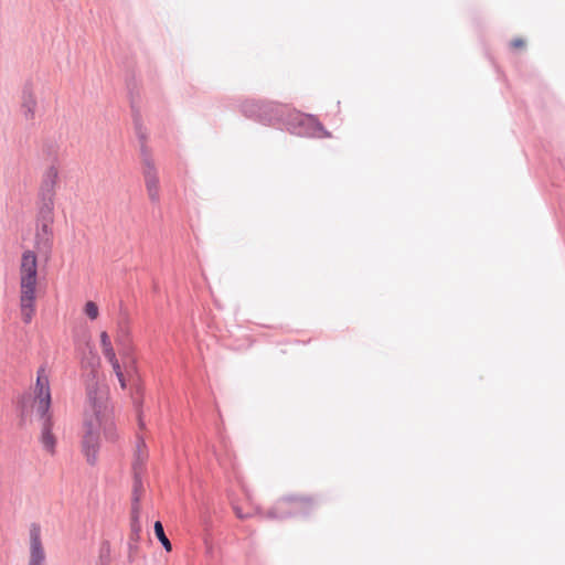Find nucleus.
I'll use <instances>...</instances> for the list:
<instances>
[{"label": "nucleus", "instance_id": "nucleus-1", "mask_svg": "<svg viewBox=\"0 0 565 565\" xmlns=\"http://www.w3.org/2000/svg\"><path fill=\"white\" fill-rule=\"evenodd\" d=\"M53 211L41 210L34 234V250L22 252L18 267L19 309L23 323L29 324L36 312L39 269L38 254L49 258L53 249Z\"/></svg>", "mask_w": 565, "mask_h": 565}, {"label": "nucleus", "instance_id": "nucleus-2", "mask_svg": "<svg viewBox=\"0 0 565 565\" xmlns=\"http://www.w3.org/2000/svg\"><path fill=\"white\" fill-rule=\"evenodd\" d=\"M108 388L105 384L95 382L87 387V407L84 414L82 452L88 465L94 466L98 460L100 435L108 440L116 439V426L108 405Z\"/></svg>", "mask_w": 565, "mask_h": 565}, {"label": "nucleus", "instance_id": "nucleus-3", "mask_svg": "<svg viewBox=\"0 0 565 565\" xmlns=\"http://www.w3.org/2000/svg\"><path fill=\"white\" fill-rule=\"evenodd\" d=\"M140 139V160L141 170L145 180V185L149 200L152 203L160 201V180L154 159L150 148L147 146V136L145 132H139Z\"/></svg>", "mask_w": 565, "mask_h": 565}, {"label": "nucleus", "instance_id": "nucleus-4", "mask_svg": "<svg viewBox=\"0 0 565 565\" xmlns=\"http://www.w3.org/2000/svg\"><path fill=\"white\" fill-rule=\"evenodd\" d=\"M33 407L40 418L51 417L50 380L44 367L38 370Z\"/></svg>", "mask_w": 565, "mask_h": 565}, {"label": "nucleus", "instance_id": "nucleus-5", "mask_svg": "<svg viewBox=\"0 0 565 565\" xmlns=\"http://www.w3.org/2000/svg\"><path fill=\"white\" fill-rule=\"evenodd\" d=\"M116 343L118 347L119 356L121 359V362L118 360L116 362L110 363L111 369L114 373L116 374L121 388H126V380L124 375V367L128 364V362L131 360V353H132V345L129 338V334L121 333L117 337Z\"/></svg>", "mask_w": 565, "mask_h": 565}, {"label": "nucleus", "instance_id": "nucleus-6", "mask_svg": "<svg viewBox=\"0 0 565 565\" xmlns=\"http://www.w3.org/2000/svg\"><path fill=\"white\" fill-rule=\"evenodd\" d=\"M57 181L58 169L55 166H50L44 171L40 185V195L44 201V207L42 210H49V206L53 210V201Z\"/></svg>", "mask_w": 565, "mask_h": 565}, {"label": "nucleus", "instance_id": "nucleus-7", "mask_svg": "<svg viewBox=\"0 0 565 565\" xmlns=\"http://www.w3.org/2000/svg\"><path fill=\"white\" fill-rule=\"evenodd\" d=\"M285 502L290 512L296 515L309 518L318 510V500L310 495H291Z\"/></svg>", "mask_w": 565, "mask_h": 565}, {"label": "nucleus", "instance_id": "nucleus-8", "mask_svg": "<svg viewBox=\"0 0 565 565\" xmlns=\"http://www.w3.org/2000/svg\"><path fill=\"white\" fill-rule=\"evenodd\" d=\"M45 552L41 541V529L33 524L30 529V557L29 565H44Z\"/></svg>", "mask_w": 565, "mask_h": 565}, {"label": "nucleus", "instance_id": "nucleus-9", "mask_svg": "<svg viewBox=\"0 0 565 565\" xmlns=\"http://www.w3.org/2000/svg\"><path fill=\"white\" fill-rule=\"evenodd\" d=\"M42 420L41 444L44 450L53 456L55 454L56 438L52 433V418L44 417Z\"/></svg>", "mask_w": 565, "mask_h": 565}, {"label": "nucleus", "instance_id": "nucleus-10", "mask_svg": "<svg viewBox=\"0 0 565 565\" xmlns=\"http://www.w3.org/2000/svg\"><path fill=\"white\" fill-rule=\"evenodd\" d=\"M36 106L35 94L31 89H24L21 96V113L28 120L34 118Z\"/></svg>", "mask_w": 565, "mask_h": 565}, {"label": "nucleus", "instance_id": "nucleus-11", "mask_svg": "<svg viewBox=\"0 0 565 565\" xmlns=\"http://www.w3.org/2000/svg\"><path fill=\"white\" fill-rule=\"evenodd\" d=\"M99 339L102 353L104 358L107 360V362L110 364L113 362L118 361L119 359L116 354L109 334L106 331H102L99 334Z\"/></svg>", "mask_w": 565, "mask_h": 565}, {"label": "nucleus", "instance_id": "nucleus-12", "mask_svg": "<svg viewBox=\"0 0 565 565\" xmlns=\"http://www.w3.org/2000/svg\"><path fill=\"white\" fill-rule=\"evenodd\" d=\"M147 457H148V455H147V451H146V448H145V444L140 443L138 445V448H137L136 461L134 463V469H135V475L136 476H140L141 470H142V466H143Z\"/></svg>", "mask_w": 565, "mask_h": 565}, {"label": "nucleus", "instance_id": "nucleus-13", "mask_svg": "<svg viewBox=\"0 0 565 565\" xmlns=\"http://www.w3.org/2000/svg\"><path fill=\"white\" fill-rule=\"evenodd\" d=\"M153 527H154V534L158 537V540L161 542V544L163 545L164 550L167 552H171L172 546H171V543H170L169 539L164 534V530H163L162 523L160 521H157L154 523Z\"/></svg>", "mask_w": 565, "mask_h": 565}, {"label": "nucleus", "instance_id": "nucleus-14", "mask_svg": "<svg viewBox=\"0 0 565 565\" xmlns=\"http://www.w3.org/2000/svg\"><path fill=\"white\" fill-rule=\"evenodd\" d=\"M83 312L90 321H95L99 317L98 305L95 301L88 300L83 306Z\"/></svg>", "mask_w": 565, "mask_h": 565}, {"label": "nucleus", "instance_id": "nucleus-15", "mask_svg": "<svg viewBox=\"0 0 565 565\" xmlns=\"http://www.w3.org/2000/svg\"><path fill=\"white\" fill-rule=\"evenodd\" d=\"M315 136L318 138H329L331 135L321 125H317V132Z\"/></svg>", "mask_w": 565, "mask_h": 565}, {"label": "nucleus", "instance_id": "nucleus-16", "mask_svg": "<svg viewBox=\"0 0 565 565\" xmlns=\"http://www.w3.org/2000/svg\"><path fill=\"white\" fill-rule=\"evenodd\" d=\"M525 46V41L523 39H514L511 41V47L514 50H521Z\"/></svg>", "mask_w": 565, "mask_h": 565}, {"label": "nucleus", "instance_id": "nucleus-17", "mask_svg": "<svg viewBox=\"0 0 565 565\" xmlns=\"http://www.w3.org/2000/svg\"><path fill=\"white\" fill-rule=\"evenodd\" d=\"M131 529H132V534L136 536V539L139 537V534H140V525L138 523V520H137V516L135 518L132 524H131Z\"/></svg>", "mask_w": 565, "mask_h": 565}]
</instances>
